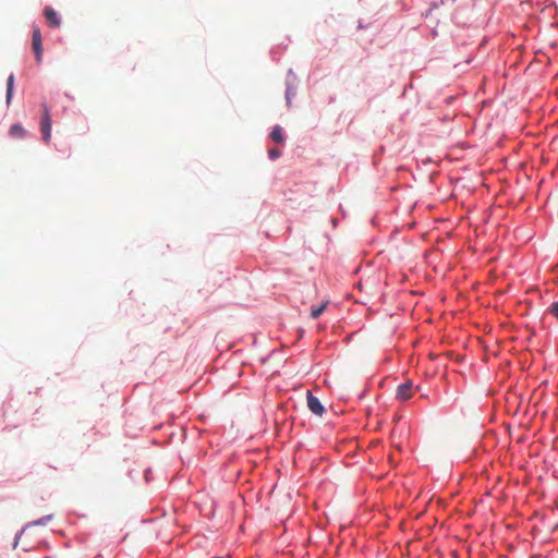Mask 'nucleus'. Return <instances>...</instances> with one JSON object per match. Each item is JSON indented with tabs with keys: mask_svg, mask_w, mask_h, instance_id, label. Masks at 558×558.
Returning <instances> with one entry per match:
<instances>
[{
	"mask_svg": "<svg viewBox=\"0 0 558 558\" xmlns=\"http://www.w3.org/2000/svg\"><path fill=\"white\" fill-rule=\"evenodd\" d=\"M48 519H49V517H47V518H43V519H40V520H38V521L34 522V524H43V523H44L46 520H48Z\"/></svg>",
	"mask_w": 558,
	"mask_h": 558,
	"instance_id": "ddd939ff",
	"label": "nucleus"
},
{
	"mask_svg": "<svg viewBox=\"0 0 558 558\" xmlns=\"http://www.w3.org/2000/svg\"><path fill=\"white\" fill-rule=\"evenodd\" d=\"M307 407L316 415L322 416L325 412L324 405L319 399L314 397L310 391L307 392Z\"/></svg>",
	"mask_w": 558,
	"mask_h": 558,
	"instance_id": "20e7f679",
	"label": "nucleus"
},
{
	"mask_svg": "<svg viewBox=\"0 0 558 558\" xmlns=\"http://www.w3.org/2000/svg\"><path fill=\"white\" fill-rule=\"evenodd\" d=\"M548 313L558 319V301L551 303V305L548 307Z\"/></svg>",
	"mask_w": 558,
	"mask_h": 558,
	"instance_id": "9d476101",
	"label": "nucleus"
},
{
	"mask_svg": "<svg viewBox=\"0 0 558 558\" xmlns=\"http://www.w3.org/2000/svg\"><path fill=\"white\" fill-rule=\"evenodd\" d=\"M13 87H14V75L10 74V76L8 77V81H7V104L8 105L10 104V101L12 99Z\"/></svg>",
	"mask_w": 558,
	"mask_h": 558,
	"instance_id": "0eeeda50",
	"label": "nucleus"
},
{
	"mask_svg": "<svg viewBox=\"0 0 558 558\" xmlns=\"http://www.w3.org/2000/svg\"><path fill=\"white\" fill-rule=\"evenodd\" d=\"M9 134L12 137L23 138L26 135V131L21 124L16 123L10 128Z\"/></svg>",
	"mask_w": 558,
	"mask_h": 558,
	"instance_id": "423d86ee",
	"label": "nucleus"
},
{
	"mask_svg": "<svg viewBox=\"0 0 558 558\" xmlns=\"http://www.w3.org/2000/svg\"><path fill=\"white\" fill-rule=\"evenodd\" d=\"M281 155L279 149L272 148L268 151V156L270 159H277Z\"/></svg>",
	"mask_w": 558,
	"mask_h": 558,
	"instance_id": "9b49d317",
	"label": "nucleus"
},
{
	"mask_svg": "<svg viewBox=\"0 0 558 558\" xmlns=\"http://www.w3.org/2000/svg\"><path fill=\"white\" fill-rule=\"evenodd\" d=\"M32 47L35 52V58L37 63L43 61V44H41V33L39 27L35 26L33 28L32 34Z\"/></svg>",
	"mask_w": 558,
	"mask_h": 558,
	"instance_id": "f03ea898",
	"label": "nucleus"
},
{
	"mask_svg": "<svg viewBox=\"0 0 558 558\" xmlns=\"http://www.w3.org/2000/svg\"><path fill=\"white\" fill-rule=\"evenodd\" d=\"M327 304H328V302H324L319 306L313 307L311 311V317L313 319H317L322 315V313L326 310Z\"/></svg>",
	"mask_w": 558,
	"mask_h": 558,
	"instance_id": "1a4fd4ad",
	"label": "nucleus"
},
{
	"mask_svg": "<svg viewBox=\"0 0 558 558\" xmlns=\"http://www.w3.org/2000/svg\"><path fill=\"white\" fill-rule=\"evenodd\" d=\"M414 392V388L411 381H407L397 388V399L401 401L409 400Z\"/></svg>",
	"mask_w": 558,
	"mask_h": 558,
	"instance_id": "7ed1b4c3",
	"label": "nucleus"
},
{
	"mask_svg": "<svg viewBox=\"0 0 558 558\" xmlns=\"http://www.w3.org/2000/svg\"><path fill=\"white\" fill-rule=\"evenodd\" d=\"M43 140L48 143L51 137V117L47 105H43V117L40 121Z\"/></svg>",
	"mask_w": 558,
	"mask_h": 558,
	"instance_id": "f257e3e1",
	"label": "nucleus"
},
{
	"mask_svg": "<svg viewBox=\"0 0 558 558\" xmlns=\"http://www.w3.org/2000/svg\"><path fill=\"white\" fill-rule=\"evenodd\" d=\"M150 474H151V470H150V469H146V470H145V480H146V482H147V483H149L150 481H153V478H151V475H150Z\"/></svg>",
	"mask_w": 558,
	"mask_h": 558,
	"instance_id": "f8f14e48",
	"label": "nucleus"
},
{
	"mask_svg": "<svg viewBox=\"0 0 558 558\" xmlns=\"http://www.w3.org/2000/svg\"><path fill=\"white\" fill-rule=\"evenodd\" d=\"M44 15L47 20V23L51 27H59L61 25V19L58 13L50 7H46L44 9Z\"/></svg>",
	"mask_w": 558,
	"mask_h": 558,
	"instance_id": "39448f33",
	"label": "nucleus"
},
{
	"mask_svg": "<svg viewBox=\"0 0 558 558\" xmlns=\"http://www.w3.org/2000/svg\"><path fill=\"white\" fill-rule=\"evenodd\" d=\"M270 137L276 143H283V134L280 126H275L270 133Z\"/></svg>",
	"mask_w": 558,
	"mask_h": 558,
	"instance_id": "6e6552de",
	"label": "nucleus"
}]
</instances>
